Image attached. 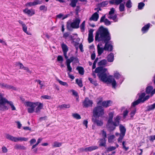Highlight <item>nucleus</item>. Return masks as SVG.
Wrapping results in <instances>:
<instances>
[{
	"instance_id": "680f3d73",
	"label": "nucleus",
	"mask_w": 155,
	"mask_h": 155,
	"mask_svg": "<svg viewBox=\"0 0 155 155\" xmlns=\"http://www.w3.org/2000/svg\"><path fill=\"white\" fill-rule=\"evenodd\" d=\"M136 112V110L135 109H134L131 112H130V117L132 118L134 115H135V113Z\"/></svg>"
},
{
	"instance_id": "3c124183",
	"label": "nucleus",
	"mask_w": 155,
	"mask_h": 155,
	"mask_svg": "<svg viewBox=\"0 0 155 155\" xmlns=\"http://www.w3.org/2000/svg\"><path fill=\"white\" fill-rule=\"evenodd\" d=\"M116 147H115L110 146L107 148V152H110L115 150Z\"/></svg>"
},
{
	"instance_id": "f704fd0d",
	"label": "nucleus",
	"mask_w": 155,
	"mask_h": 155,
	"mask_svg": "<svg viewBox=\"0 0 155 155\" xmlns=\"http://www.w3.org/2000/svg\"><path fill=\"white\" fill-rule=\"evenodd\" d=\"M153 89V87L152 86H148L146 88V92L147 94H151V92L152 91Z\"/></svg>"
},
{
	"instance_id": "9d476101",
	"label": "nucleus",
	"mask_w": 155,
	"mask_h": 155,
	"mask_svg": "<svg viewBox=\"0 0 155 155\" xmlns=\"http://www.w3.org/2000/svg\"><path fill=\"white\" fill-rule=\"evenodd\" d=\"M93 104L92 101L90 100L88 98H86L83 103V107H91Z\"/></svg>"
},
{
	"instance_id": "4be33fe9",
	"label": "nucleus",
	"mask_w": 155,
	"mask_h": 155,
	"mask_svg": "<svg viewBox=\"0 0 155 155\" xmlns=\"http://www.w3.org/2000/svg\"><path fill=\"white\" fill-rule=\"evenodd\" d=\"M106 140L105 138L100 139L98 141L99 146L105 147L106 146Z\"/></svg>"
},
{
	"instance_id": "603ef678",
	"label": "nucleus",
	"mask_w": 155,
	"mask_h": 155,
	"mask_svg": "<svg viewBox=\"0 0 155 155\" xmlns=\"http://www.w3.org/2000/svg\"><path fill=\"white\" fill-rule=\"evenodd\" d=\"M141 101L139 99L137 100L136 101L133 102L132 104V106L134 107L136 105H138L141 102Z\"/></svg>"
},
{
	"instance_id": "f257e3e1",
	"label": "nucleus",
	"mask_w": 155,
	"mask_h": 155,
	"mask_svg": "<svg viewBox=\"0 0 155 155\" xmlns=\"http://www.w3.org/2000/svg\"><path fill=\"white\" fill-rule=\"evenodd\" d=\"M110 39V34L108 29L101 26L96 32L95 40L97 41H104L105 43L104 50L111 51L113 50V46L108 43Z\"/></svg>"
},
{
	"instance_id": "4d7b16f0",
	"label": "nucleus",
	"mask_w": 155,
	"mask_h": 155,
	"mask_svg": "<svg viewBox=\"0 0 155 155\" xmlns=\"http://www.w3.org/2000/svg\"><path fill=\"white\" fill-rule=\"evenodd\" d=\"M57 60L60 63H62L63 61V58L61 55H58L57 57Z\"/></svg>"
},
{
	"instance_id": "e433bc0d",
	"label": "nucleus",
	"mask_w": 155,
	"mask_h": 155,
	"mask_svg": "<svg viewBox=\"0 0 155 155\" xmlns=\"http://www.w3.org/2000/svg\"><path fill=\"white\" fill-rule=\"evenodd\" d=\"M115 137V136L114 135H110L108 137V142L110 143H113L114 142L113 140Z\"/></svg>"
},
{
	"instance_id": "ea45409f",
	"label": "nucleus",
	"mask_w": 155,
	"mask_h": 155,
	"mask_svg": "<svg viewBox=\"0 0 155 155\" xmlns=\"http://www.w3.org/2000/svg\"><path fill=\"white\" fill-rule=\"evenodd\" d=\"M114 117V113L111 112L109 114V118L107 121H112Z\"/></svg>"
},
{
	"instance_id": "6ab92c4d",
	"label": "nucleus",
	"mask_w": 155,
	"mask_h": 155,
	"mask_svg": "<svg viewBox=\"0 0 155 155\" xmlns=\"http://www.w3.org/2000/svg\"><path fill=\"white\" fill-rule=\"evenodd\" d=\"M23 12L25 13L30 16H32L35 14V12L34 10L32 9L29 10L28 8H26L23 10Z\"/></svg>"
},
{
	"instance_id": "423d86ee",
	"label": "nucleus",
	"mask_w": 155,
	"mask_h": 155,
	"mask_svg": "<svg viewBox=\"0 0 155 155\" xmlns=\"http://www.w3.org/2000/svg\"><path fill=\"white\" fill-rule=\"evenodd\" d=\"M38 104V102L35 103L26 102L25 103V105L27 107L29 108L28 109V112L29 113H32L35 111V108Z\"/></svg>"
},
{
	"instance_id": "20e7f679",
	"label": "nucleus",
	"mask_w": 155,
	"mask_h": 155,
	"mask_svg": "<svg viewBox=\"0 0 155 155\" xmlns=\"http://www.w3.org/2000/svg\"><path fill=\"white\" fill-rule=\"evenodd\" d=\"M104 114V109L101 106H96L93 109V116L94 117H102Z\"/></svg>"
},
{
	"instance_id": "bb28decb",
	"label": "nucleus",
	"mask_w": 155,
	"mask_h": 155,
	"mask_svg": "<svg viewBox=\"0 0 155 155\" xmlns=\"http://www.w3.org/2000/svg\"><path fill=\"white\" fill-rule=\"evenodd\" d=\"M111 102V101H104L102 103V105L104 107H107L110 106Z\"/></svg>"
},
{
	"instance_id": "09e8293b",
	"label": "nucleus",
	"mask_w": 155,
	"mask_h": 155,
	"mask_svg": "<svg viewBox=\"0 0 155 155\" xmlns=\"http://www.w3.org/2000/svg\"><path fill=\"white\" fill-rule=\"evenodd\" d=\"M70 34L69 32L65 33L64 34L63 37L65 39H66L68 37L70 38H71L72 36L71 35H70Z\"/></svg>"
},
{
	"instance_id": "a18cd8bd",
	"label": "nucleus",
	"mask_w": 155,
	"mask_h": 155,
	"mask_svg": "<svg viewBox=\"0 0 155 155\" xmlns=\"http://www.w3.org/2000/svg\"><path fill=\"white\" fill-rule=\"evenodd\" d=\"M66 65L68 71H69L68 73H70L72 71V68L70 66V64L69 63L66 62Z\"/></svg>"
},
{
	"instance_id": "864d4df0",
	"label": "nucleus",
	"mask_w": 155,
	"mask_h": 155,
	"mask_svg": "<svg viewBox=\"0 0 155 155\" xmlns=\"http://www.w3.org/2000/svg\"><path fill=\"white\" fill-rule=\"evenodd\" d=\"M145 95V94L144 93H142L140 95L139 98L138 99L141 101V102H142V101H143Z\"/></svg>"
},
{
	"instance_id": "473e14b6",
	"label": "nucleus",
	"mask_w": 155,
	"mask_h": 155,
	"mask_svg": "<svg viewBox=\"0 0 155 155\" xmlns=\"http://www.w3.org/2000/svg\"><path fill=\"white\" fill-rule=\"evenodd\" d=\"M28 140V139L27 138L18 137H17V142L19 141H26Z\"/></svg>"
},
{
	"instance_id": "49530a36",
	"label": "nucleus",
	"mask_w": 155,
	"mask_h": 155,
	"mask_svg": "<svg viewBox=\"0 0 155 155\" xmlns=\"http://www.w3.org/2000/svg\"><path fill=\"white\" fill-rule=\"evenodd\" d=\"M72 116L74 118L77 119H80L81 118L80 115L77 113L73 114Z\"/></svg>"
},
{
	"instance_id": "7c9ffc66",
	"label": "nucleus",
	"mask_w": 155,
	"mask_h": 155,
	"mask_svg": "<svg viewBox=\"0 0 155 155\" xmlns=\"http://www.w3.org/2000/svg\"><path fill=\"white\" fill-rule=\"evenodd\" d=\"M147 108L146 111H149L153 110L155 108V103L152 105L148 106Z\"/></svg>"
},
{
	"instance_id": "de8ad7c7",
	"label": "nucleus",
	"mask_w": 155,
	"mask_h": 155,
	"mask_svg": "<svg viewBox=\"0 0 155 155\" xmlns=\"http://www.w3.org/2000/svg\"><path fill=\"white\" fill-rule=\"evenodd\" d=\"M145 4L144 3L141 2L139 3L138 6V8L139 9H142L143 7L144 6Z\"/></svg>"
},
{
	"instance_id": "2f4dec72",
	"label": "nucleus",
	"mask_w": 155,
	"mask_h": 155,
	"mask_svg": "<svg viewBox=\"0 0 155 155\" xmlns=\"http://www.w3.org/2000/svg\"><path fill=\"white\" fill-rule=\"evenodd\" d=\"M62 143L58 142L57 141H55L54 142L52 145V147H59L62 145Z\"/></svg>"
},
{
	"instance_id": "cd10ccee",
	"label": "nucleus",
	"mask_w": 155,
	"mask_h": 155,
	"mask_svg": "<svg viewBox=\"0 0 155 155\" xmlns=\"http://www.w3.org/2000/svg\"><path fill=\"white\" fill-rule=\"evenodd\" d=\"M39 104L38 105V107L36 108L35 109V112L38 113L40 112V110L43 107V104L42 103H39Z\"/></svg>"
},
{
	"instance_id": "a878e982",
	"label": "nucleus",
	"mask_w": 155,
	"mask_h": 155,
	"mask_svg": "<svg viewBox=\"0 0 155 155\" xmlns=\"http://www.w3.org/2000/svg\"><path fill=\"white\" fill-rule=\"evenodd\" d=\"M107 60L109 62H112L114 60V55L113 53H111L109 54L107 57Z\"/></svg>"
},
{
	"instance_id": "37998d69",
	"label": "nucleus",
	"mask_w": 155,
	"mask_h": 155,
	"mask_svg": "<svg viewBox=\"0 0 155 155\" xmlns=\"http://www.w3.org/2000/svg\"><path fill=\"white\" fill-rule=\"evenodd\" d=\"M108 4V2L107 1L103 2H102L99 4V5L102 7H104L106 6Z\"/></svg>"
},
{
	"instance_id": "412c9836",
	"label": "nucleus",
	"mask_w": 155,
	"mask_h": 155,
	"mask_svg": "<svg viewBox=\"0 0 155 155\" xmlns=\"http://www.w3.org/2000/svg\"><path fill=\"white\" fill-rule=\"evenodd\" d=\"M120 117L119 116H117L116 117L114 118V121L113 123L114 125L117 126H118L120 125Z\"/></svg>"
},
{
	"instance_id": "f8f14e48",
	"label": "nucleus",
	"mask_w": 155,
	"mask_h": 155,
	"mask_svg": "<svg viewBox=\"0 0 155 155\" xmlns=\"http://www.w3.org/2000/svg\"><path fill=\"white\" fill-rule=\"evenodd\" d=\"M42 2L40 0H35L34 2H29L25 5L26 7H31L35 5L41 4Z\"/></svg>"
},
{
	"instance_id": "4468645a",
	"label": "nucleus",
	"mask_w": 155,
	"mask_h": 155,
	"mask_svg": "<svg viewBox=\"0 0 155 155\" xmlns=\"http://www.w3.org/2000/svg\"><path fill=\"white\" fill-rule=\"evenodd\" d=\"M94 31L93 29H91L89 31L88 40L89 43H91L93 41V32Z\"/></svg>"
},
{
	"instance_id": "2eb2a0df",
	"label": "nucleus",
	"mask_w": 155,
	"mask_h": 155,
	"mask_svg": "<svg viewBox=\"0 0 155 155\" xmlns=\"http://www.w3.org/2000/svg\"><path fill=\"white\" fill-rule=\"evenodd\" d=\"M0 86H1L3 88H6L8 89H12L14 90H17V89L15 87H14L12 86L3 83L2 84H0Z\"/></svg>"
},
{
	"instance_id": "052dcab7",
	"label": "nucleus",
	"mask_w": 155,
	"mask_h": 155,
	"mask_svg": "<svg viewBox=\"0 0 155 155\" xmlns=\"http://www.w3.org/2000/svg\"><path fill=\"white\" fill-rule=\"evenodd\" d=\"M85 23V21H84L80 26L81 29V30H82L83 31L84 30Z\"/></svg>"
},
{
	"instance_id": "c756f323",
	"label": "nucleus",
	"mask_w": 155,
	"mask_h": 155,
	"mask_svg": "<svg viewBox=\"0 0 155 155\" xmlns=\"http://www.w3.org/2000/svg\"><path fill=\"white\" fill-rule=\"evenodd\" d=\"M76 70L78 71L79 73L83 75L84 74V68L80 66H78L76 68Z\"/></svg>"
},
{
	"instance_id": "6e6552de",
	"label": "nucleus",
	"mask_w": 155,
	"mask_h": 155,
	"mask_svg": "<svg viewBox=\"0 0 155 155\" xmlns=\"http://www.w3.org/2000/svg\"><path fill=\"white\" fill-rule=\"evenodd\" d=\"M114 77L117 80L120 79L121 84L123 81L124 80V78L121 75V74L120 73L117 71H115L114 72Z\"/></svg>"
},
{
	"instance_id": "e2e57ef3",
	"label": "nucleus",
	"mask_w": 155,
	"mask_h": 155,
	"mask_svg": "<svg viewBox=\"0 0 155 155\" xmlns=\"http://www.w3.org/2000/svg\"><path fill=\"white\" fill-rule=\"evenodd\" d=\"M128 111L127 110H125L123 113V117L124 118H125L127 116L128 114Z\"/></svg>"
},
{
	"instance_id": "a19ab883",
	"label": "nucleus",
	"mask_w": 155,
	"mask_h": 155,
	"mask_svg": "<svg viewBox=\"0 0 155 155\" xmlns=\"http://www.w3.org/2000/svg\"><path fill=\"white\" fill-rule=\"evenodd\" d=\"M60 108L64 109V108H69L70 107V105L69 104H62L59 106Z\"/></svg>"
},
{
	"instance_id": "c85d7f7f",
	"label": "nucleus",
	"mask_w": 155,
	"mask_h": 155,
	"mask_svg": "<svg viewBox=\"0 0 155 155\" xmlns=\"http://www.w3.org/2000/svg\"><path fill=\"white\" fill-rule=\"evenodd\" d=\"M97 49L98 54L99 55H101L104 52V47L103 48L102 47H100L99 45H98L97 46Z\"/></svg>"
},
{
	"instance_id": "dca6fc26",
	"label": "nucleus",
	"mask_w": 155,
	"mask_h": 155,
	"mask_svg": "<svg viewBox=\"0 0 155 155\" xmlns=\"http://www.w3.org/2000/svg\"><path fill=\"white\" fill-rule=\"evenodd\" d=\"M6 138L12 141L17 142V137H14L8 134H7L5 136Z\"/></svg>"
},
{
	"instance_id": "0eeeda50",
	"label": "nucleus",
	"mask_w": 155,
	"mask_h": 155,
	"mask_svg": "<svg viewBox=\"0 0 155 155\" xmlns=\"http://www.w3.org/2000/svg\"><path fill=\"white\" fill-rule=\"evenodd\" d=\"M98 148V147L96 146H92L85 148H80L79 150L80 152H91L93 150L97 149Z\"/></svg>"
},
{
	"instance_id": "7ed1b4c3",
	"label": "nucleus",
	"mask_w": 155,
	"mask_h": 155,
	"mask_svg": "<svg viewBox=\"0 0 155 155\" xmlns=\"http://www.w3.org/2000/svg\"><path fill=\"white\" fill-rule=\"evenodd\" d=\"M6 103L11 106L12 110H15L16 109L12 102L8 101L0 94V110L4 111L8 110V108L5 105Z\"/></svg>"
},
{
	"instance_id": "a211bd4d",
	"label": "nucleus",
	"mask_w": 155,
	"mask_h": 155,
	"mask_svg": "<svg viewBox=\"0 0 155 155\" xmlns=\"http://www.w3.org/2000/svg\"><path fill=\"white\" fill-rule=\"evenodd\" d=\"M18 22L19 24L21 25L23 31L27 34L28 35H30L31 34H29L28 32L27 31V27L23 22L20 20H19Z\"/></svg>"
},
{
	"instance_id": "6e6d98bb",
	"label": "nucleus",
	"mask_w": 155,
	"mask_h": 155,
	"mask_svg": "<svg viewBox=\"0 0 155 155\" xmlns=\"http://www.w3.org/2000/svg\"><path fill=\"white\" fill-rule=\"evenodd\" d=\"M71 91L72 92L73 95L78 97V98H77V99L78 100L79 97L78 93L76 91L73 90H71Z\"/></svg>"
},
{
	"instance_id": "8fccbe9b",
	"label": "nucleus",
	"mask_w": 155,
	"mask_h": 155,
	"mask_svg": "<svg viewBox=\"0 0 155 155\" xmlns=\"http://www.w3.org/2000/svg\"><path fill=\"white\" fill-rule=\"evenodd\" d=\"M76 82L80 87H82L83 84L81 80H78V79H77L76 80Z\"/></svg>"
},
{
	"instance_id": "39448f33",
	"label": "nucleus",
	"mask_w": 155,
	"mask_h": 155,
	"mask_svg": "<svg viewBox=\"0 0 155 155\" xmlns=\"http://www.w3.org/2000/svg\"><path fill=\"white\" fill-rule=\"evenodd\" d=\"M81 20L79 18H76L72 22H68L67 23V27L68 30H71L72 28H78L79 27V25Z\"/></svg>"
},
{
	"instance_id": "5fc2aeb1",
	"label": "nucleus",
	"mask_w": 155,
	"mask_h": 155,
	"mask_svg": "<svg viewBox=\"0 0 155 155\" xmlns=\"http://www.w3.org/2000/svg\"><path fill=\"white\" fill-rule=\"evenodd\" d=\"M124 9V6L123 4H120L119 7V10L121 12L123 11Z\"/></svg>"
},
{
	"instance_id": "69168bd1",
	"label": "nucleus",
	"mask_w": 155,
	"mask_h": 155,
	"mask_svg": "<svg viewBox=\"0 0 155 155\" xmlns=\"http://www.w3.org/2000/svg\"><path fill=\"white\" fill-rule=\"evenodd\" d=\"M104 23L105 24L107 25H110L111 23L110 21L108 20L107 19H105Z\"/></svg>"
},
{
	"instance_id": "58836bf2",
	"label": "nucleus",
	"mask_w": 155,
	"mask_h": 155,
	"mask_svg": "<svg viewBox=\"0 0 155 155\" xmlns=\"http://www.w3.org/2000/svg\"><path fill=\"white\" fill-rule=\"evenodd\" d=\"M78 1V0H71L70 5L73 7H75L76 6Z\"/></svg>"
},
{
	"instance_id": "72a5a7b5",
	"label": "nucleus",
	"mask_w": 155,
	"mask_h": 155,
	"mask_svg": "<svg viewBox=\"0 0 155 155\" xmlns=\"http://www.w3.org/2000/svg\"><path fill=\"white\" fill-rule=\"evenodd\" d=\"M108 18L110 19H112L115 22H116L117 21V15H109V16L108 17Z\"/></svg>"
},
{
	"instance_id": "bf43d9fd",
	"label": "nucleus",
	"mask_w": 155,
	"mask_h": 155,
	"mask_svg": "<svg viewBox=\"0 0 155 155\" xmlns=\"http://www.w3.org/2000/svg\"><path fill=\"white\" fill-rule=\"evenodd\" d=\"M2 151L3 153H6L8 152V149L6 147L3 146L2 148Z\"/></svg>"
},
{
	"instance_id": "774afa93",
	"label": "nucleus",
	"mask_w": 155,
	"mask_h": 155,
	"mask_svg": "<svg viewBox=\"0 0 155 155\" xmlns=\"http://www.w3.org/2000/svg\"><path fill=\"white\" fill-rule=\"evenodd\" d=\"M40 85L41 89H42L43 86H44L43 84L42 83V81L40 80H38L36 81Z\"/></svg>"
},
{
	"instance_id": "f03ea898",
	"label": "nucleus",
	"mask_w": 155,
	"mask_h": 155,
	"mask_svg": "<svg viewBox=\"0 0 155 155\" xmlns=\"http://www.w3.org/2000/svg\"><path fill=\"white\" fill-rule=\"evenodd\" d=\"M107 71V68L99 67L96 68L95 72L97 73V76L100 80L104 82H107L108 83L111 84L112 87L116 88L117 84L116 81L113 76L107 77L106 73Z\"/></svg>"
},
{
	"instance_id": "1a4fd4ad",
	"label": "nucleus",
	"mask_w": 155,
	"mask_h": 155,
	"mask_svg": "<svg viewBox=\"0 0 155 155\" xmlns=\"http://www.w3.org/2000/svg\"><path fill=\"white\" fill-rule=\"evenodd\" d=\"M112 121H107V125L106 127L108 130L110 131H113L114 130L116 126L114 125V124Z\"/></svg>"
},
{
	"instance_id": "5701e85b",
	"label": "nucleus",
	"mask_w": 155,
	"mask_h": 155,
	"mask_svg": "<svg viewBox=\"0 0 155 155\" xmlns=\"http://www.w3.org/2000/svg\"><path fill=\"white\" fill-rule=\"evenodd\" d=\"M150 25V23H148L147 25H145L142 28L141 31H142L143 33H145L147 31L149 28Z\"/></svg>"
},
{
	"instance_id": "0e129e2a",
	"label": "nucleus",
	"mask_w": 155,
	"mask_h": 155,
	"mask_svg": "<svg viewBox=\"0 0 155 155\" xmlns=\"http://www.w3.org/2000/svg\"><path fill=\"white\" fill-rule=\"evenodd\" d=\"M124 136H123V135L121 134H120V137L117 139L119 142H122V140Z\"/></svg>"
},
{
	"instance_id": "b1692460",
	"label": "nucleus",
	"mask_w": 155,
	"mask_h": 155,
	"mask_svg": "<svg viewBox=\"0 0 155 155\" xmlns=\"http://www.w3.org/2000/svg\"><path fill=\"white\" fill-rule=\"evenodd\" d=\"M119 128L120 132V134L124 136L126 131V129L122 124H120Z\"/></svg>"
},
{
	"instance_id": "4c0bfd02",
	"label": "nucleus",
	"mask_w": 155,
	"mask_h": 155,
	"mask_svg": "<svg viewBox=\"0 0 155 155\" xmlns=\"http://www.w3.org/2000/svg\"><path fill=\"white\" fill-rule=\"evenodd\" d=\"M107 63V60L105 59H104L99 62L98 64L99 66H103L105 65Z\"/></svg>"
},
{
	"instance_id": "79ce46f5",
	"label": "nucleus",
	"mask_w": 155,
	"mask_h": 155,
	"mask_svg": "<svg viewBox=\"0 0 155 155\" xmlns=\"http://www.w3.org/2000/svg\"><path fill=\"white\" fill-rule=\"evenodd\" d=\"M132 4L130 0H128L126 2V6L128 8H131L132 7Z\"/></svg>"
},
{
	"instance_id": "ddd939ff",
	"label": "nucleus",
	"mask_w": 155,
	"mask_h": 155,
	"mask_svg": "<svg viewBox=\"0 0 155 155\" xmlns=\"http://www.w3.org/2000/svg\"><path fill=\"white\" fill-rule=\"evenodd\" d=\"M92 120L94 124H96L98 126H102L103 125L102 120H99L96 118L92 117Z\"/></svg>"
},
{
	"instance_id": "338daca9",
	"label": "nucleus",
	"mask_w": 155,
	"mask_h": 155,
	"mask_svg": "<svg viewBox=\"0 0 155 155\" xmlns=\"http://www.w3.org/2000/svg\"><path fill=\"white\" fill-rule=\"evenodd\" d=\"M41 97L44 99H50L51 98V96L47 95L42 96Z\"/></svg>"
},
{
	"instance_id": "9b49d317",
	"label": "nucleus",
	"mask_w": 155,
	"mask_h": 155,
	"mask_svg": "<svg viewBox=\"0 0 155 155\" xmlns=\"http://www.w3.org/2000/svg\"><path fill=\"white\" fill-rule=\"evenodd\" d=\"M61 47L63 52V54L66 59H67L68 57L67 56V52L68 51V48L67 46L64 43L61 44Z\"/></svg>"
},
{
	"instance_id": "aec40b11",
	"label": "nucleus",
	"mask_w": 155,
	"mask_h": 155,
	"mask_svg": "<svg viewBox=\"0 0 155 155\" xmlns=\"http://www.w3.org/2000/svg\"><path fill=\"white\" fill-rule=\"evenodd\" d=\"M66 62L71 63V62H72L73 61H74L76 63H78L79 62L78 59L77 57H74V56H72L69 59H66Z\"/></svg>"
},
{
	"instance_id": "c03bdc74",
	"label": "nucleus",
	"mask_w": 155,
	"mask_h": 155,
	"mask_svg": "<svg viewBox=\"0 0 155 155\" xmlns=\"http://www.w3.org/2000/svg\"><path fill=\"white\" fill-rule=\"evenodd\" d=\"M57 81L60 84L63 86H66L67 87L68 86V84L66 82H63L59 79L57 80Z\"/></svg>"
},
{
	"instance_id": "f3484780",
	"label": "nucleus",
	"mask_w": 155,
	"mask_h": 155,
	"mask_svg": "<svg viewBox=\"0 0 155 155\" xmlns=\"http://www.w3.org/2000/svg\"><path fill=\"white\" fill-rule=\"evenodd\" d=\"M99 12V11H97V12L94 13L90 18L89 20L90 21H96L99 18V15L98 14Z\"/></svg>"
},
{
	"instance_id": "c9c22d12",
	"label": "nucleus",
	"mask_w": 155,
	"mask_h": 155,
	"mask_svg": "<svg viewBox=\"0 0 155 155\" xmlns=\"http://www.w3.org/2000/svg\"><path fill=\"white\" fill-rule=\"evenodd\" d=\"M88 79L89 81H90V83L94 84L95 86L98 85V84L96 80H94L91 78H89Z\"/></svg>"
},
{
	"instance_id": "13d9d810",
	"label": "nucleus",
	"mask_w": 155,
	"mask_h": 155,
	"mask_svg": "<svg viewBox=\"0 0 155 155\" xmlns=\"http://www.w3.org/2000/svg\"><path fill=\"white\" fill-rule=\"evenodd\" d=\"M40 9L41 11L45 10L46 11L47 10V8L45 5H42L40 7Z\"/></svg>"
},
{
	"instance_id": "393cba45",
	"label": "nucleus",
	"mask_w": 155,
	"mask_h": 155,
	"mask_svg": "<svg viewBox=\"0 0 155 155\" xmlns=\"http://www.w3.org/2000/svg\"><path fill=\"white\" fill-rule=\"evenodd\" d=\"M14 148L17 150H25L26 149V148L24 146L17 144L14 146Z\"/></svg>"
}]
</instances>
